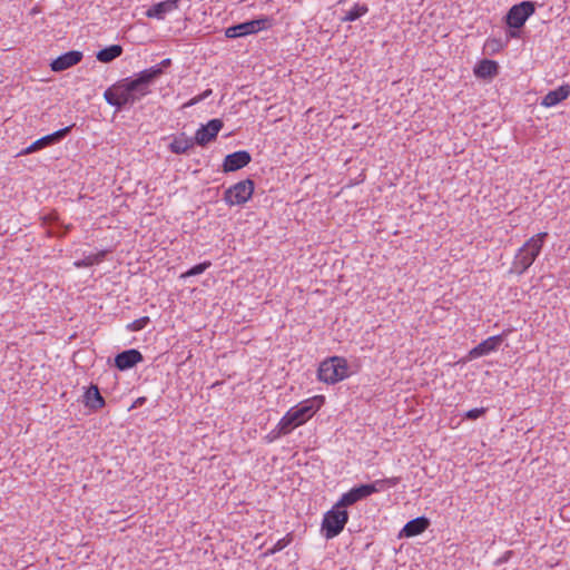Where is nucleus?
I'll return each mask as SVG.
<instances>
[{"mask_svg": "<svg viewBox=\"0 0 570 570\" xmlns=\"http://www.w3.org/2000/svg\"><path fill=\"white\" fill-rule=\"evenodd\" d=\"M147 76L140 71L132 77L118 80L105 90L104 98L106 102L117 110L134 106L151 94L150 83L145 78Z\"/></svg>", "mask_w": 570, "mask_h": 570, "instance_id": "obj_1", "label": "nucleus"}, {"mask_svg": "<svg viewBox=\"0 0 570 570\" xmlns=\"http://www.w3.org/2000/svg\"><path fill=\"white\" fill-rule=\"evenodd\" d=\"M320 406L318 399L314 397L292 407L278 422L276 436L286 435L295 428L304 424L317 412Z\"/></svg>", "mask_w": 570, "mask_h": 570, "instance_id": "obj_2", "label": "nucleus"}, {"mask_svg": "<svg viewBox=\"0 0 570 570\" xmlns=\"http://www.w3.org/2000/svg\"><path fill=\"white\" fill-rule=\"evenodd\" d=\"M547 237L548 233L541 232L528 239L514 256L512 272L523 274L541 253Z\"/></svg>", "mask_w": 570, "mask_h": 570, "instance_id": "obj_3", "label": "nucleus"}, {"mask_svg": "<svg viewBox=\"0 0 570 570\" xmlns=\"http://www.w3.org/2000/svg\"><path fill=\"white\" fill-rule=\"evenodd\" d=\"M534 11L535 3L529 0L512 6L504 17V22L508 27V37L519 38V30Z\"/></svg>", "mask_w": 570, "mask_h": 570, "instance_id": "obj_4", "label": "nucleus"}, {"mask_svg": "<svg viewBox=\"0 0 570 570\" xmlns=\"http://www.w3.org/2000/svg\"><path fill=\"white\" fill-rule=\"evenodd\" d=\"M350 375L348 365L344 357L332 356L320 364L317 377L327 384H335Z\"/></svg>", "mask_w": 570, "mask_h": 570, "instance_id": "obj_5", "label": "nucleus"}, {"mask_svg": "<svg viewBox=\"0 0 570 570\" xmlns=\"http://www.w3.org/2000/svg\"><path fill=\"white\" fill-rule=\"evenodd\" d=\"M348 521V512L337 503L327 511L322 521V533L330 540L337 537L344 529Z\"/></svg>", "mask_w": 570, "mask_h": 570, "instance_id": "obj_6", "label": "nucleus"}, {"mask_svg": "<svg viewBox=\"0 0 570 570\" xmlns=\"http://www.w3.org/2000/svg\"><path fill=\"white\" fill-rule=\"evenodd\" d=\"M272 26V19L269 17H261L244 21L226 28L225 36L229 39H236L255 35L262 30H266Z\"/></svg>", "mask_w": 570, "mask_h": 570, "instance_id": "obj_7", "label": "nucleus"}, {"mask_svg": "<svg viewBox=\"0 0 570 570\" xmlns=\"http://www.w3.org/2000/svg\"><path fill=\"white\" fill-rule=\"evenodd\" d=\"M254 189V180L247 178L227 188L223 199L228 206H242L252 198Z\"/></svg>", "mask_w": 570, "mask_h": 570, "instance_id": "obj_8", "label": "nucleus"}, {"mask_svg": "<svg viewBox=\"0 0 570 570\" xmlns=\"http://www.w3.org/2000/svg\"><path fill=\"white\" fill-rule=\"evenodd\" d=\"M75 125H70V126H67L65 128H61L52 134H49V135H46L39 139H37L36 141H33L30 146H28L27 148L22 149L19 155H29V154H32V153H36V151H39L48 146H52L59 141H61L62 139H65L67 137V135L71 131L72 127Z\"/></svg>", "mask_w": 570, "mask_h": 570, "instance_id": "obj_9", "label": "nucleus"}, {"mask_svg": "<svg viewBox=\"0 0 570 570\" xmlns=\"http://www.w3.org/2000/svg\"><path fill=\"white\" fill-rule=\"evenodd\" d=\"M223 126V121L217 118L210 119L206 125H202L194 137L196 145L205 147L207 144L214 141Z\"/></svg>", "mask_w": 570, "mask_h": 570, "instance_id": "obj_10", "label": "nucleus"}, {"mask_svg": "<svg viewBox=\"0 0 570 570\" xmlns=\"http://www.w3.org/2000/svg\"><path fill=\"white\" fill-rule=\"evenodd\" d=\"M374 490L375 489L372 485H355L341 497V499L337 501V507H342L343 509H345L350 505H353L354 503L372 495L374 493Z\"/></svg>", "mask_w": 570, "mask_h": 570, "instance_id": "obj_11", "label": "nucleus"}, {"mask_svg": "<svg viewBox=\"0 0 570 570\" xmlns=\"http://www.w3.org/2000/svg\"><path fill=\"white\" fill-rule=\"evenodd\" d=\"M505 336H507V332H503V333H501L499 335H494V336L488 337L487 340L482 341L480 344L474 346L469 352V357L470 358H478V357L488 355L491 352H495L497 350H499V347L503 343Z\"/></svg>", "mask_w": 570, "mask_h": 570, "instance_id": "obj_12", "label": "nucleus"}, {"mask_svg": "<svg viewBox=\"0 0 570 570\" xmlns=\"http://www.w3.org/2000/svg\"><path fill=\"white\" fill-rule=\"evenodd\" d=\"M252 161V156L246 150H238L225 156L223 171L233 173L246 167Z\"/></svg>", "mask_w": 570, "mask_h": 570, "instance_id": "obj_13", "label": "nucleus"}, {"mask_svg": "<svg viewBox=\"0 0 570 570\" xmlns=\"http://www.w3.org/2000/svg\"><path fill=\"white\" fill-rule=\"evenodd\" d=\"M82 58L83 53L81 51L70 50L53 59L50 63V68L55 72H61L78 65Z\"/></svg>", "mask_w": 570, "mask_h": 570, "instance_id": "obj_14", "label": "nucleus"}, {"mask_svg": "<svg viewBox=\"0 0 570 570\" xmlns=\"http://www.w3.org/2000/svg\"><path fill=\"white\" fill-rule=\"evenodd\" d=\"M142 360L144 356L138 350L130 348L118 353L115 356L114 364L119 371H127L142 362Z\"/></svg>", "mask_w": 570, "mask_h": 570, "instance_id": "obj_15", "label": "nucleus"}, {"mask_svg": "<svg viewBox=\"0 0 570 570\" xmlns=\"http://www.w3.org/2000/svg\"><path fill=\"white\" fill-rule=\"evenodd\" d=\"M180 0H165L153 4L146 11V17L158 20L165 19L166 14L176 10Z\"/></svg>", "mask_w": 570, "mask_h": 570, "instance_id": "obj_16", "label": "nucleus"}, {"mask_svg": "<svg viewBox=\"0 0 570 570\" xmlns=\"http://www.w3.org/2000/svg\"><path fill=\"white\" fill-rule=\"evenodd\" d=\"M570 97V85L564 83L559 88L549 91L541 100V106L550 108Z\"/></svg>", "mask_w": 570, "mask_h": 570, "instance_id": "obj_17", "label": "nucleus"}, {"mask_svg": "<svg viewBox=\"0 0 570 570\" xmlns=\"http://www.w3.org/2000/svg\"><path fill=\"white\" fill-rule=\"evenodd\" d=\"M430 525V520L425 517H417L409 521L400 532L401 538H412L424 532Z\"/></svg>", "mask_w": 570, "mask_h": 570, "instance_id": "obj_18", "label": "nucleus"}, {"mask_svg": "<svg viewBox=\"0 0 570 570\" xmlns=\"http://www.w3.org/2000/svg\"><path fill=\"white\" fill-rule=\"evenodd\" d=\"M499 73V65L494 60L483 59L474 68V75L481 79H492Z\"/></svg>", "mask_w": 570, "mask_h": 570, "instance_id": "obj_19", "label": "nucleus"}, {"mask_svg": "<svg viewBox=\"0 0 570 570\" xmlns=\"http://www.w3.org/2000/svg\"><path fill=\"white\" fill-rule=\"evenodd\" d=\"M85 404L92 411L102 409L106 404L97 385L91 384L85 392Z\"/></svg>", "mask_w": 570, "mask_h": 570, "instance_id": "obj_20", "label": "nucleus"}, {"mask_svg": "<svg viewBox=\"0 0 570 570\" xmlns=\"http://www.w3.org/2000/svg\"><path fill=\"white\" fill-rule=\"evenodd\" d=\"M196 145L194 138H188L184 132L174 137L169 144V150L176 155L187 154Z\"/></svg>", "mask_w": 570, "mask_h": 570, "instance_id": "obj_21", "label": "nucleus"}, {"mask_svg": "<svg viewBox=\"0 0 570 570\" xmlns=\"http://www.w3.org/2000/svg\"><path fill=\"white\" fill-rule=\"evenodd\" d=\"M170 65H171V60L169 58H166V59L161 60L158 65L142 70L141 73L148 75L146 78H147V81L151 86L160 76L164 75L165 69L168 68Z\"/></svg>", "mask_w": 570, "mask_h": 570, "instance_id": "obj_22", "label": "nucleus"}, {"mask_svg": "<svg viewBox=\"0 0 570 570\" xmlns=\"http://www.w3.org/2000/svg\"><path fill=\"white\" fill-rule=\"evenodd\" d=\"M122 47L120 45H111L109 47H106L101 50H99L96 55L97 59L100 62L109 63L121 56L122 53Z\"/></svg>", "mask_w": 570, "mask_h": 570, "instance_id": "obj_23", "label": "nucleus"}, {"mask_svg": "<svg viewBox=\"0 0 570 570\" xmlns=\"http://www.w3.org/2000/svg\"><path fill=\"white\" fill-rule=\"evenodd\" d=\"M368 11V7L366 4H360V3H356L354 4V7L346 11L345 16L342 18V21L343 22H352V21H355L357 19H360L362 16H364L365 13H367Z\"/></svg>", "mask_w": 570, "mask_h": 570, "instance_id": "obj_24", "label": "nucleus"}, {"mask_svg": "<svg viewBox=\"0 0 570 570\" xmlns=\"http://www.w3.org/2000/svg\"><path fill=\"white\" fill-rule=\"evenodd\" d=\"M105 256H106V252L101 250L98 254H91V255L86 256L82 259L76 261L75 266L77 268L89 267V266L100 263L105 258Z\"/></svg>", "mask_w": 570, "mask_h": 570, "instance_id": "obj_25", "label": "nucleus"}, {"mask_svg": "<svg viewBox=\"0 0 570 570\" xmlns=\"http://www.w3.org/2000/svg\"><path fill=\"white\" fill-rule=\"evenodd\" d=\"M212 266V263L209 261H206V262H203V263H199L193 267H190L188 271H186L185 273H183L180 275L181 278H188V277H191V276H196V275H200L203 274L207 268H209Z\"/></svg>", "mask_w": 570, "mask_h": 570, "instance_id": "obj_26", "label": "nucleus"}, {"mask_svg": "<svg viewBox=\"0 0 570 570\" xmlns=\"http://www.w3.org/2000/svg\"><path fill=\"white\" fill-rule=\"evenodd\" d=\"M292 542V535L287 534L286 537L276 541V543L266 552V554H275L276 552L282 551Z\"/></svg>", "mask_w": 570, "mask_h": 570, "instance_id": "obj_27", "label": "nucleus"}, {"mask_svg": "<svg viewBox=\"0 0 570 570\" xmlns=\"http://www.w3.org/2000/svg\"><path fill=\"white\" fill-rule=\"evenodd\" d=\"M399 483V478H390V479H383V480H376L373 483H368L367 485H372L375 490L374 493L381 491L385 484H389L390 487H394Z\"/></svg>", "mask_w": 570, "mask_h": 570, "instance_id": "obj_28", "label": "nucleus"}, {"mask_svg": "<svg viewBox=\"0 0 570 570\" xmlns=\"http://www.w3.org/2000/svg\"><path fill=\"white\" fill-rule=\"evenodd\" d=\"M149 322H150V318L148 316H142L138 320H135L130 324H128L127 328L131 332H138V331L144 330Z\"/></svg>", "mask_w": 570, "mask_h": 570, "instance_id": "obj_29", "label": "nucleus"}, {"mask_svg": "<svg viewBox=\"0 0 570 570\" xmlns=\"http://www.w3.org/2000/svg\"><path fill=\"white\" fill-rule=\"evenodd\" d=\"M212 94H213L212 89H206L203 94L191 98L188 102H186L184 105V107L195 106L196 104H198V102L203 101L204 99H206L207 97H209Z\"/></svg>", "mask_w": 570, "mask_h": 570, "instance_id": "obj_30", "label": "nucleus"}, {"mask_svg": "<svg viewBox=\"0 0 570 570\" xmlns=\"http://www.w3.org/2000/svg\"><path fill=\"white\" fill-rule=\"evenodd\" d=\"M487 412V409L480 407V409H472L465 412L464 419L474 421L479 417H481Z\"/></svg>", "mask_w": 570, "mask_h": 570, "instance_id": "obj_31", "label": "nucleus"}, {"mask_svg": "<svg viewBox=\"0 0 570 570\" xmlns=\"http://www.w3.org/2000/svg\"><path fill=\"white\" fill-rule=\"evenodd\" d=\"M485 48L491 49L492 52H494V51H498V50H500L502 48V43H501L500 40L491 39V40L487 41Z\"/></svg>", "mask_w": 570, "mask_h": 570, "instance_id": "obj_32", "label": "nucleus"}, {"mask_svg": "<svg viewBox=\"0 0 570 570\" xmlns=\"http://www.w3.org/2000/svg\"><path fill=\"white\" fill-rule=\"evenodd\" d=\"M61 232L58 234L59 237H63L70 230L71 225H61Z\"/></svg>", "mask_w": 570, "mask_h": 570, "instance_id": "obj_33", "label": "nucleus"}, {"mask_svg": "<svg viewBox=\"0 0 570 570\" xmlns=\"http://www.w3.org/2000/svg\"><path fill=\"white\" fill-rule=\"evenodd\" d=\"M61 232L58 234L59 237H63L70 230L71 225H61Z\"/></svg>", "mask_w": 570, "mask_h": 570, "instance_id": "obj_34", "label": "nucleus"}, {"mask_svg": "<svg viewBox=\"0 0 570 570\" xmlns=\"http://www.w3.org/2000/svg\"><path fill=\"white\" fill-rule=\"evenodd\" d=\"M146 402V397L141 396V397H138L131 407H138V406H141L144 403Z\"/></svg>", "mask_w": 570, "mask_h": 570, "instance_id": "obj_35", "label": "nucleus"}, {"mask_svg": "<svg viewBox=\"0 0 570 570\" xmlns=\"http://www.w3.org/2000/svg\"><path fill=\"white\" fill-rule=\"evenodd\" d=\"M276 434H277V426L269 433V439L271 440L277 439L278 436H276Z\"/></svg>", "mask_w": 570, "mask_h": 570, "instance_id": "obj_36", "label": "nucleus"}]
</instances>
